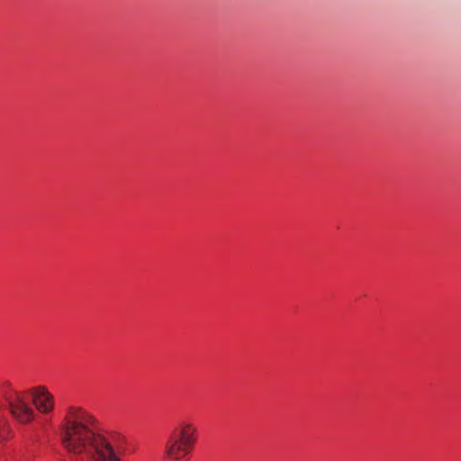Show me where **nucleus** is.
<instances>
[{
  "mask_svg": "<svg viewBox=\"0 0 461 461\" xmlns=\"http://www.w3.org/2000/svg\"><path fill=\"white\" fill-rule=\"evenodd\" d=\"M11 415L18 422L26 424L31 422L35 412L29 404V395L27 392L14 391L5 395Z\"/></svg>",
  "mask_w": 461,
  "mask_h": 461,
  "instance_id": "nucleus-3",
  "label": "nucleus"
},
{
  "mask_svg": "<svg viewBox=\"0 0 461 461\" xmlns=\"http://www.w3.org/2000/svg\"><path fill=\"white\" fill-rule=\"evenodd\" d=\"M196 432V428L190 423L174 429L166 444L167 456L176 461L185 457L194 446Z\"/></svg>",
  "mask_w": 461,
  "mask_h": 461,
  "instance_id": "nucleus-2",
  "label": "nucleus"
},
{
  "mask_svg": "<svg viewBox=\"0 0 461 461\" xmlns=\"http://www.w3.org/2000/svg\"><path fill=\"white\" fill-rule=\"evenodd\" d=\"M95 419L86 411L70 407L61 428L63 447L74 461H122L124 438L95 430Z\"/></svg>",
  "mask_w": 461,
  "mask_h": 461,
  "instance_id": "nucleus-1",
  "label": "nucleus"
},
{
  "mask_svg": "<svg viewBox=\"0 0 461 461\" xmlns=\"http://www.w3.org/2000/svg\"><path fill=\"white\" fill-rule=\"evenodd\" d=\"M27 393L40 412L49 413L53 410V395L45 387L38 386L27 391Z\"/></svg>",
  "mask_w": 461,
  "mask_h": 461,
  "instance_id": "nucleus-4",
  "label": "nucleus"
}]
</instances>
